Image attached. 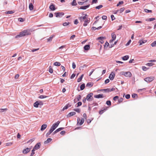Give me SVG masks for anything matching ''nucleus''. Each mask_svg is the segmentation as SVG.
<instances>
[{
    "label": "nucleus",
    "mask_w": 156,
    "mask_h": 156,
    "mask_svg": "<svg viewBox=\"0 0 156 156\" xmlns=\"http://www.w3.org/2000/svg\"><path fill=\"white\" fill-rule=\"evenodd\" d=\"M29 34V33L27 30H24L21 32L20 34L15 36L16 38H18Z\"/></svg>",
    "instance_id": "nucleus-1"
},
{
    "label": "nucleus",
    "mask_w": 156,
    "mask_h": 156,
    "mask_svg": "<svg viewBox=\"0 0 156 156\" xmlns=\"http://www.w3.org/2000/svg\"><path fill=\"white\" fill-rule=\"evenodd\" d=\"M93 95V93H90L88 94L87 96L86 99L88 101H91L93 100V98L92 96Z\"/></svg>",
    "instance_id": "nucleus-2"
},
{
    "label": "nucleus",
    "mask_w": 156,
    "mask_h": 156,
    "mask_svg": "<svg viewBox=\"0 0 156 156\" xmlns=\"http://www.w3.org/2000/svg\"><path fill=\"white\" fill-rule=\"evenodd\" d=\"M60 123V122L59 121H57L56 123L53 124L51 129H52L53 131L57 127Z\"/></svg>",
    "instance_id": "nucleus-3"
},
{
    "label": "nucleus",
    "mask_w": 156,
    "mask_h": 156,
    "mask_svg": "<svg viewBox=\"0 0 156 156\" xmlns=\"http://www.w3.org/2000/svg\"><path fill=\"white\" fill-rule=\"evenodd\" d=\"M111 37L112 39L111 40L109 41L110 43H111L113 42L116 38V35L114 33H112L111 34Z\"/></svg>",
    "instance_id": "nucleus-4"
},
{
    "label": "nucleus",
    "mask_w": 156,
    "mask_h": 156,
    "mask_svg": "<svg viewBox=\"0 0 156 156\" xmlns=\"http://www.w3.org/2000/svg\"><path fill=\"white\" fill-rule=\"evenodd\" d=\"M122 74L126 77H131L132 76L131 73L129 72H123Z\"/></svg>",
    "instance_id": "nucleus-5"
},
{
    "label": "nucleus",
    "mask_w": 156,
    "mask_h": 156,
    "mask_svg": "<svg viewBox=\"0 0 156 156\" xmlns=\"http://www.w3.org/2000/svg\"><path fill=\"white\" fill-rule=\"evenodd\" d=\"M148 62H150L147 63L146 64V65L147 66H151L154 65V64L152 62H156V60H149L148 61Z\"/></svg>",
    "instance_id": "nucleus-6"
},
{
    "label": "nucleus",
    "mask_w": 156,
    "mask_h": 156,
    "mask_svg": "<svg viewBox=\"0 0 156 156\" xmlns=\"http://www.w3.org/2000/svg\"><path fill=\"white\" fill-rule=\"evenodd\" d=\"M154 79V77H146L144 79V80L148 82H151Z\"/></svg>",
    "instance_id": "nucleus-7"
},
{
    "label": "nucleus",
    "mask_w": 156,
    "mask_h": 156,
    "mask_svg": "<svg viewBox=\"0 0 156 156\" xmlns=\"http://www.w3.org/2000/svg\"><path fill=\"white\" fill-rule=\"evenodd\" d=\"M42 103L41 101H37L34 104V106L35 107L37 108L38 105H42Z\"/></svg>",
    "instance_id": "nucleus-8"
},
{
    "label": "nucleus",
    "mask_w": 156,
    "mask_h": 156,
    "mask_svg": "<svg viewBox=\"0 0 156 156\" xmlns=\"http://www.w3.org/2000/svg\"><path fill=\"white\" fill-rule=\"evenodd\" d=\"M55 14L57 17H61L64 15V13L63 12H57L55 13Z\"/></svg>",
    "instance_id": "nucleus-9"
},
{
    "label": "nucleus",
    "mask_w": 156,
    "mask_h": 156,
    "mask_svg": "<svg viewBox=\"0 0 156 156\" xmlns=\"http://www.w3.org/2000/svg\"><path fill=\"white\" fill-rule=\"evenodd\" d=\"M115 75V73L113 72H112L110 75L109 78L111 80H112L114 79Z\"/></svg>",
    "instance_id": "nucleus-10"
},
{
    "label": "nucleus",
    "mask_w": 156,
    "mask_h": 156,
    "mask_svg": "<svg viewBox=\"0 0 156 156\" xmlns=\"http://www.w3.org/2000/svg\"><path fill=\"white\" fill-rule=\"evenodd\" d=\"M87 16V14H85L84 16L80 17L79 19L80 20L81 22L84 21L85 19H87L86 17Z\"/></svg>",
    "instance_id": "nucleus-11"
},
{
    "label": "nucleus",
    "mask_w": 156,
    "mask_h": 156,
    "mask_svg": "<svg viewBox=\"0 0 156 156\" xmlns=\"http://www.w3.org/2000/svg\"><path fill=\"white\" fill-rule=\"evenodd\" d=\"M41 144L40 143H37L34 147L33 149L34 150H37L38 149L40 148Z\"/></svg>",
    "instance_id": "nucleus-12"
},
{
    "label": "nucleus",
    "mask_w": 156,
    "mask_h": 156,
    "mask_svg": "<svg viewBox=\"0 0 156 156\" xmlns=\"http://www.w3.org/2000/svg\"><path fill=\"white\" fill-rule=\"evenodd\" d=\"M147 42V40H140L138 41V43H139V45H140V46L141 45L144 44V43L146 42Z\"/></svg>",
    "instance_id": "nucleus-13"
},
{
    "label": "nucleus",
    "mask_w": 156,
    "mask_h": 156,
    "mask_svg": "<svg viewBox=\"0 0 156 156\" xmlns=\"http://www.w3.org/2000/svg\"><path fill=\"white\" fill-rule=\"evenodd\" d=\"M31 150L30 148H27L26 149H24L23 151V154H27Z\"/></svg>",
    "instance_id": "nucleus-14"
},
{
    "label": "nucleus",
    "mask_w": 156,
    "mask_h": 156,
    "mask_svg": "<svg viewBox=\"0 0 156 156\" xmlns=\"http://www.w3.org/2000/svg\"><path fill=\"white\" fill-rule=\"evenodd\" d=\"M94 97L97 98H102L104 97L103 94H99L97 95H95Z\"/></svg>",
    "instance_id": "nucleus-15"
},
{
    "label": "nucleus",
    "mask_w": 156,
    "mask_h": 156,
    "mask_svg": "<svg viewBox=\"0 0 156 156\" xmlns=\"http://www.w3.org/2000/svg\"><path fill=\"white\" fill-rule=\"evenodd\" d=\"M105 37H101L98 38V39L99 40V42L103 44L104 41L103 39H105Z\"/></svg>",
    "instance_id": "nucleus-16"
},
{
    "label": "nucleus",
    "mask_w": 156,
    "mask_h": 156,
    "mask_svg": "<svg viewBox=\"0 0 156 156\" xmlns=\"http://www.w3.org/2000/svg\"><path fill=\"white\" fill-rule=\"evenodd\" d=\"M49 8L51 11H54L56 9L55 6L53 4L51 5L50 6Z\"/></svg>",
    "instance_id": "nucleus-17"
},
{
    "label": "nucleus",
    "mask_w": 156,
    "mask_h": 156,
    "mask_svg": "<svg viewBox=\"0 0 156 156\" xmlns=\"http://www.w3.org/2000/svg\"><path fill=\"white\" fill-rule=\"evenodd\" d=\"M47 125L46 124H43L41 127V130L42 131H43L47 127Z\"/></svg>",
    "instance_id": "nucleus-18"
},
{
    "label": "nucleus",
    "mask_w": 156,
    "mask_h": 156,
    "mask_svg": "<svg viewBox=\"0 0 156 156\" xmlns=\"http://www.w3.org/2000/svg\"><path fill=\"white\" fill-rule=\"evenodd\" d=\"M84 23L83 24V25L84 26H86L87 25V23L89 22L90 20L87 18L85 19V20L84 21Z\"/></svg>",
    "instance_id": "nucleus-19"
},
{
    "label": "nucleus",
    "mask_w": 156,
    "mask_h": 156,
    "mask_svg": "<svg viewBox=\"0 0 156 156\" xmlns=\"http://www.w3.org/2000/svg\"><path fill=\"white\" fill-rule=\"evenodd\" d=\"M90 48V46L89 44L85 45L84 47V49L85 50H88Z\"/></svg>",
    "instance_id": "nucleus-20"
},
{
    "label": "nucleus",
    "mask_w": 156,
    "mask_h": 156,
    "mask_svg": "<svg viewBox=\"0 0 156 156\" xmlns=\"http://www.w3.org/2000/svg\"><path fill=\"white\" fill-rule=\"evenodd\" d=\"M89 6H90V5H86V6H81L80 7V9H87V8H88L89 7Z\"/></svg>",
    "instance_id": "nucleus-21"
},
{
    "label": "nucleus",
    "mask_w": 156,
    "mask_h": 156,
    "mask_svg": "<svg viewBox=\"0 0 156 156\" xmlns=\"http://www.w3.org/2000/svg\"><path fill=\"white\" fill-rule=\"evenodd\" d=\"M129 58V56L128 55H126L122 57V58L123 60H126Z\"/></svg>",
    "instance_id": "nucleus-22"
},
{
    "label": "nucleus",
    "mask_w": 156,
    "mask_h": 156,
    "mask_svg": "<svg viewBox=\"0 0 156 156\" xmlns=\"http://www.w3.org/2000/svg\"><path fill=\"white\" fill-rule=\"evenodd\" d=\"M29 9L30 10H32L34 9V6L32 3H30L29 5Z\"/></svg>",
    "instance_id": "nucleus-23"
},
{
    "label": "nucleus",
    "mask_w": 156,
    "mask_h": 156,
    "mask_svg": "<svg viewBox=\"0 0 156 156\" xmlns=\"http://www.w3.org/2000/svg\"><path fill=\"white\" fill-rule=\"evenodd\" d=\"M52 140V139L51 138H49L47 139V140L45 141L44 142V144H47L48 143L50 142Z\"/></svg>",
    "instance_id": "nucleus-24"
},
{
    "label": "nucleus",
    "mask_w": 156,
    "mask_h": 156,
    "mask_svg": "<svg viewBox=\"0 0 156 156\" xmlns=\"http://www.w3.org/2000/svg\"><path fill=\"white\" fill-rule=\"evenodd\" d=\"M125 8L124 7L121 8L120 9L118 10L117 12H119V13H121L122 12L125 10Z\"/></svg>",
    "instance_id": "nucleus-25"
},
{
    "label": "nucleus",
    "mask_w": 156,
    "mask_h": 156,
    "mask_svg": "<svg viewBox=\"0 0 156 156\" xmlns=\"http://www.w3.org/2000/svg\"><path fill=\"white\" fill-rule=\"evenodd\" d=\"M93 85V83H87V87H91Z\"/></svg>",
    "instance_id": "nucleus-26"
},
{
    "label": "nucleus",
    "mask_w": 156,
    "mask_h": 156,
    "mask_svg": "<svg viewBox=\"0 0 156 156\" xmlns=\"http://www.w3.org/2000/svg\"><path fill=\"white\" fill-rule=\"evenodd\" d=\"M155 20V19L154 18L147 19L146 20L147 21H152Z\"/></svg>",
    "instance_id": "nucleus-27"
},
{
    "label": "nucleus",
    "mask_w": 156,
    "mask_h": 156,
    "mask_svg": "<svg viewBox=\"0 0 156 156\" xmlns=\"http://www.w3.org/2000/svg\"><path fill=\"white\" fill-rule=\"evenodd\" d=\"M71 5L72 6H75L77 5L76 0H73L72 2Z\"/></svg>",
    "instance_id": "nucleus-28"
},
{
    "label": "nucleus",
    "mask_w": 156,
    "mask_h": 156,
    "mask_svg": "<svg viewBox=\"0 0 156 156\" xmlns=\"http://www.w3.org/2000/svg\"><path fill=\"white\" fill-rule=\"evenodd\" d=\"M83 75L82 74L81 75V76L80 77H79V78H78V79L77 80V82H80L81 80H82V79L83 78Z\"/></svg>",
    "instance_id": "nucleus-29"
},
{
    "label": "nucleus",
    "mask_w": 156,
    "mask_h": 156,
    "mask_svg": "<svg viewBox=\"0 0 156 156\" xmlns=\"http://www.w3.org/2000/svg\"><path fill=\"white\" fill-rule=\"evenodd\" d=\"M54 65L55 66H59L61 65V64L59 62H55L54 63Z\"/></svg>",
    "instance_id": "nucleus-30"
},
{
    "label": "nucleus",
    "mask_w": 156,
    "mask_h": 156,
    "mask_svg": "<svg viewBox=\"0 0 156 156\" xmlns=\"http://www.w3.org/2000/svg\"><path fill=\"white\" fill-rule=\"evenodd\" d=\"M76 114V113L75 112H70L69 114L68 115L70 116H72L73 115H75Z\"/></svg>",
    "instance_id": "nucleus-31"
},
{
    "label": "nucleus",
    "mask_w": 156,
    "mask_h": 156,
    "mask_svg": "<svg viewBox=\"0 0 156 156\" xmlns=\"http://www.w3.org/2000/svg\"><path fill=\"white\" fill-rule=\"evenodd\" d=\"M151 45L152 47L156 46V41L152 43L151 44Z\"/></svg>",
    "instance_id": "nucleus-32"
},
{
    "label": "nucleus",
    "mask_w": 156,
    "mask_h": 156,
    "mask_svg": "<svg viewBox=\"0 0 156 156\" xmlns=\"http://www.w3.org/2000/svg\"><path fill=\"white\" fill-rule=\"evenodd\" d=\"M85 88V84L84 83L82 84L80 87V90H83Z\"/></svg>",
    "instance_id": "nucleus-33"
},
{
    "label": "nucleus",
    "mask_w": 156,
    "mask_h": 156,
    "mask_svg": "<svg viewBox=\"0 0 156 156\" xmlns=\"http://www.w3.org/2000/svg\"><path fill=\"white\" fill-rule=\"evenodd\" d=\"M7 108L4 109H0V112H6L7 110Z\"/></svg>",
    "instance_id": "nucleus-34"
},
{
    "label": "nucleus",
    "mask_w": 156,
    "mask_h": 156,
    "mask_svg": "<svg viewBox=\"0 0 156 156\" xmlns=\"http://www.w3.org/2000/svg\"><path fill=\"white\" fill-rule=\"evenodd\" d=\"M14 12L12 11H9L5 12L7 14H11L13 13Z\"/></svg>",
    "instance_id": "nucleus-35"
},
{
    "label": "nucleus",
    "mask_w": 156,
    "mask_h": 156,
    "mask_svg": "<svg viewBox=\"0 0 156 156\" xmlns=\"http://www.w3.org/2000/svg\"><path fill=\"white\" fill-rule=\"evenodd\" d=\"M84 120L83 119H82L80 120V122L79 123L80 125V126L84 122Z\"/></svg>",
    "instance_id": "nucleus-36"
},
{
    "label": "nucleus",
    "mask_w": 156,
    "mask_h": 156,
    "mask_svg": "<svg viewBox=\"0 0 156 156\" xmlns=\"http://www.w3.org/2000/svg\"><path fill=\"white\" fill-rule=\"evenodd\" d=\"M102 90L103 91H104L105 92H110V88L104 89Z\"/></svg>",
    "instance_id": "nucleus-37"
},
{
    "label": "nucleus",
    "mask_w": 156,
    "mask_h": 156,
    "mask_svg": "<svg viewBox=\"0 0 156 156\" xmlns=\"http://www.w3.org/2000/svg\"><path fill=\"white\" fill-rule=\"evenodd\" d=\"M47 97V96L44 95H41L39 96V98L41 99L45 98Z\"/></svg>",
    "instance_id": "nucleus-38"
},
{
    "label": "nucleus",
    "mask_w": 156,
    "mask_h": 156,
    "mask_svg": "<svg viewBox=\"0 0 156 156\" xmlns=\"http://www.w3.org/2000/svg\"><path fill=\"white\" fill-rule=\"evenodd\" d=\"M13 144L12 142H8L6 144V146H9Z\"/></svg>",
    "instance_id": "nucleus-39"
},
{
    "label": "nucleus",
    "mask_w": 156,
    "mask_h": 156,
    "mask_svg": "<svg viewBox=\"0 0 156 156\" xmlns=\"http://www.w3.org/2000/svg\"><path fill=\"white\" fill-rule=\"evenodd\" d=\"M144 11L146 12L151 13L152 12V10H148L147 9H145Z\"/></svg>",
    "instance_id": "nucleus-40"
},
{
    "label": "nucleus",
    "mask_w": 156,
    "mask_h": 156,
    "mask_svg": "<svg viewBox=\"0 0 156 156\" xmlns=\"http://www.w3.org/2000/svg\"><path fill=\"white\" fill-rule=\"evenodd\" d=\"M53 37V36L50 37L49 38H48L47 39L48 41H51L52 40Z\"/></svg>",
    "instance_id": "nucleus-41"
},
{
    "label": "nucleus",
    "mask_w": 156,
    "mask_h": 156,
    "mask_svg": "<svg viewBox=\"0 0 156 156\" xmlns=\"http://www.w3.org/2000/svg\"><path fill=\"white\" fill-rule=\"evenodd\" d=\"M69 22H68V23L65 22L63 23V25L64 26H67V25H69Z\"/></svg>",
    "instance_id": "nucleus-42"
},
{
    "label": "nucleus",
    "mask_w": 156,
    "mask_h": 156,
    "mask_svg": "<svg viewBox=\"0 0 156 156\" xmlns=\"http://www.w3.org/2000/svg\"><path fill=\"white\" fill-rule=\"evenodd\" d=\"M69 107L68 105H66L63 108L62 110L64 111L65 110L67 109Z\"/></svg>",
    "instance_id": "nucleus-43"
},
{
    "label": "nucleus",
    "mask_w": 156,
    "mask_h": 156,
    "mask_svg": "<svg viewBox=\"0 0 156 156\" xmlns=\"http://www.w3.org/2000/svg\"><path fill=\"white\" fill-rule=\"evenodd\" d=\"M103 6L102 5H101L96 7V9H99L102 7Z\"/></svg>",
    "instance_id": "nucleus-44"
},
{
    "label": "nucleus",
    "mask_w": 156,
    "mask_h": 156,
    "mask_svg": "<svg viewBox=\"0 0 156 156\" xmlns=\"http://www.w3.org/2000/svg\"><path fill=\"white\" fill-rule=\"evenodd\" d=\"M49 68V71L50 73H52L53 72V70L51 68V66H50Z\"/></svg>",
    "instance_id": "nucleus-45"
},
{
    "label": "nucleus",
    "mask_w": 156,
    "mask_h": 156,
    "mask_svg": "<svg viewBox=\"0 0 156 156\" xmlns=\"http://www.w3.org/2000/svg\"><path fill=\"white\" fill-rule=\"evenodd\" d=\"M106 104L108 105H111V102L110 101H106Z\"/></svg>",
    "instance_id": "nucleus-46"
},
{
    "label": "nucleus",
    "mask_w": 156,
    "mask_h": 156,
    "mask_svg": "<svg viewBox=\"0 0 156 156\" xmlns=\"http://www.w3.org/2000/svg\"><path fill=\"white\" fill-rule=\"evenodd\" d=\"M74 110L78 113H80V110L78 108H75L74 109Z\"/></svg>",
    "instance_id": "nucleus-47"
},
{
    "label": "nucleus",
    "mask_w": 156,
    "mask_h": 156,
    "mask_svg": "<svg viewBox=\"0 0 156 156\" xmlns=\"http://www.w3.org/2000/svg\"><path fill=\"white\" fill-rule=\"evenodd\" d=\"M123 3V1H120L117 4V6H118L120 4H122Z\"/></svg>",
    "instance_id": "nucleus-48"
},
{
    "label": "nucleus",
    "mask_w": 156,
    "mask_h": 156,
    "mask_svg": "<svg viewBox=\"0 0 156 156\" xmlns=\"http://www.w3.org/2000/svg\"><path fill=\"white\" fill-rule=\"evenodd\" d=\"M35 150H34V149H33L32 150V152L31 153V154H30V156H33L34 154L35 153L34 152V151H35Z\"/></svg>",
    "instance_id": "nucleus-49"
},
{
    "label": "nucleus",
    "mask_w": 156,
    "mask_h": 156,
    "mask_svg": "<svg viewBox=\"0 0 156 156\" xmlns=\"http://www.w3.org/2000/svg\"><path fill=\"white\" fill-rule=\"evenodd\" d=\"M63 129H64V128H63V127L60 128H59L58 129H57L56 130H57V132H59L61 130H62Z\"/></svg>",
    "instance_id": "nucleus-50"
},
{
    "label": "nucleus",
    "mask_w": 156,
    "mask_h": 156,
    "mask_svg": "<svg viewBox=\"0 0 156 156\" xmlns=\"http://www.w3.org/2000/svg\"><path fill=\"white\" fill-rule=\"evenodd\" d=\"M76 67V65L74 62H73L72 63V67L73 69H74Z\"/></svg>",
    "instance_id": "nucleus-51"
},
{
    "label": "nucleus",
    "mask_w": 156,
    "mask_h": 156,
    "mask_svg": "<svg viewBox=\"0 0 156 156\" xmlns=\"http://www.w3.org/2000/svg\"><path fill=\"white\" fill-rule=\"evenodd\" d=\"M137 94H133L132 95V97L134 98L137 97Z\"/></svg>",
    "instance_id": "nucleus-52"
},
{
    "label": "nucleus",
    "mask_w": 156,
    "mask_h": 156,
    "mask_svg": "<svg viewBox=\"0 0 156 156\" xmlns=\"http://www.w3.org/2000/svg\"><path fill=\"white\" fill-rule=\"evenodd\" d=\"M125 97L127 99H128L130 97V95L129 94H127L126 95Z\"/></svg>",
    "instance_id": "nucleus-53"
},
{
    "label": "nucleus",
    "mask_w": 156,
    "mask_h": 156,
    "mask_svg": "<svg viewBox=\"0 0 156 156\" xmlns=\"http://www.w3.org/2000/svg\"><path fill=\"white\" fill-rule=\"evenodd\" d=\"M143 70L144 71H146L148 69L145 66H143L142 67Z\"/></svg>",
    "instance_id": "nucleus-54"
},
{
    "label": "nucleus",
    "mask_w": 156,
    "mask_h": 156,
    "mask_svg": "<svg viewBox=\"0 0 156 156\" xmlns=\"http://www.w3.org/2000/svg\"><path fill=\"white\" fill-rule=\"evenodd\" d=\"M117 41H115L114 42V44H111V46L110 47V48H112V47H113L114 45L116 44H117Z\"/></svg>",
    "instance_id": "nucleus-55"
},
{
    "label": "nucleus",
    "mask_w": 156,
    "mask_h": 156,
    "mask_svg": "<svg viewBox=\"0 0 156 156\" xmlns=\"http://www.w3.org/2000/svg\"><path fill=\"white\" fill-rule=\"evenodd\" d=\"M119 98V97L118 96H116L114 97L113 100L114 101H116L117 99H118Z\"/></svg>",
    "instance_id": "nucleus-56"
},
{
    "label": "nucleus",
    "mask_w": 156,
    "mask_h": 156,
    "mask_svg": "<svg viewBox=\"0 0 156 156\" xmlns=\"http://www.w3.org/2000/svg\"><path fill=\"white\" fill-rule=\"evenodd\" d=\"M102 19L103 20H106L107 19V17L105 16H102Z\"/></svg>",
    "instance_id": "nucleus-57"
},
{
    "label": "nucleus",
    "mask_w": 156,
    "mask_h": 156,
    "mask_svg": "<svg viewBox=\"0 0 156 156\" xmlns=\"http://www.w3.org/2000/svg\"><path fill=\"white\" fill-rule=\"evenodd\" d=\"M111 18L112 20H115V18L113 15H111Z\"/></svg>",
    "instance_id": "nucleus-58"
},
{
    "label": "nucleus",
    "mask_w": 156,
    "mask_h": 156,
    "mask_svg": "<svg viewBox=\"0 0 156 156\" xmlns=\"http://www.w3.org/2000/svg\"><path fill=\"white\" fill-rule=\"evenodd\" d=\"M131 41L130 40H129L128 41V42L126 44V46H128V45H129V44H130V43H131Z\"/></svg>",
    "instance_id": "nucleus-59"
},
{
    "label": "nucleus",
    "mask_w": 156,
    "mask_h": 156,
    "mask_svg": "<svg viewBox=\"0 0 156 156\" xmlns=\"http://www.w3.org/2000/svg\"><path fill=\"white\" fill-rule=\"evenodd\" d=\"M75 36L74 35H72L70 37V39H73L75 37Z\"/></svg>",
    "instance_id": "nucleus-60"
},
{
    "label": "nucleus",
    "mask_w": 156,
    "mask_h": 156,
    "mask_svg": "<svg viewBox=\"0 0 156 156\" xmlns=\"http://www.w3.org/2000/svg\"><path fill=\"white\" fill-rule=\"evenodd\" d=\"M109 82V80L108 79H107L105 81V84H107Z\"/></svg>",
    "instance_id": "nucleus-61"
},
{
    "label": "nucleus",
    "mask_w": 156,
    "mask_h": 156,
    "mask_svg": "<svg viewBox=\"0 0 156 156\" xmlns=\"http://www.w3.org/2000/svg\"><path fill=\"white\" fill-rule=\"evenodd\" d=\"M78 21L77 20V19H76L75 20H74V23L75 24H78Z\"/></svg>",
    "instance_id": "nucleus-62"
},
{
    "label": "nucleus",
    "mask_w": 156,
    "mask_h": 156,
    "mask_svg": "<svg viewBox=\"0 0 156 156\" xmlns=\"http://www.w3.org/2000/svg\"><path fill=\"white\" fill-rule=\"evenodd\" d=\"M19 21L20 22H23V20L22 18H20L18 19Z\"/></svg>",
    "instance_id": "nucleus-63"
},
{
    "label": "nucleus",
    "mask_w": 156,
    "mask_h": 156,
    "mask_svg": "<svg viewBox=\"0 0 156 156\" xmlns=\"http://www.w3.org/2000/svg\"><path fill=\"white\" fill-rule=\"evenodd\" d=\"M123 99L122 98H120L119 99V103H121L123 101Z\"/></svg>",
    "instance_id": "nucleus-64"
}]
</instances>
